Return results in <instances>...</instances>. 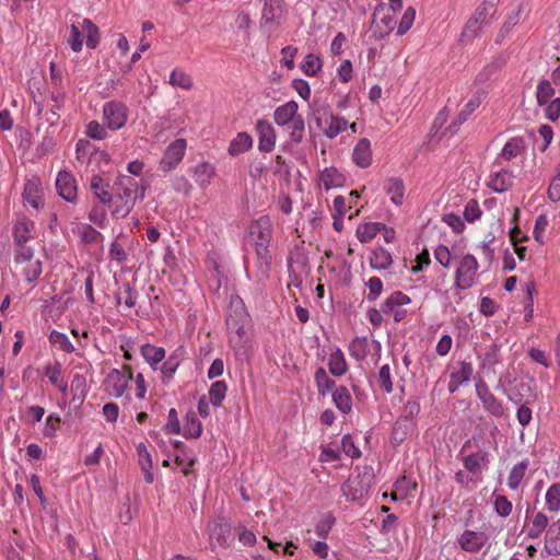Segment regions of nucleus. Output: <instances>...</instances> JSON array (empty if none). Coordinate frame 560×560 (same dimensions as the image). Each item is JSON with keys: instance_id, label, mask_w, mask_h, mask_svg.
Instances as JSON below:
<instances>
[{"instance_id": "obj_58", "label": "nucleus", "mask_w": 560, "mask_h": 560, "mask_svg": "<svg viewBox=\"0 0 560 560\" xmlns=\"http://www.w3.org/2000/svg\"><path fill=\"white\" fill-rule=\"evenodd\" d=\"M377 382L386 394H390L393 392L392 372L388 364H384L380 368Z\"/></svg>"}, {"instance_id": "obj_40", "label": "nucleus", "mask_w": 560, "mask_h": 560, "mask_svg": "<svg viewBox=\"0 0 560 560\" xmlns=\"http://www.w3.org/2000/svg\"><path fill=\"white\" fill-rule=\"evenodd\" d=\"M528 465V459H524L511 468L508 477V487L511 490H516L520 487L523 478L525 477Z\"/></svg>"}, {"instance_id": "obj_30", "label": "nucleus", "mask_w": 560, "mask_h": 560, "mask_svg": "<svg viewBox=\"0 0 560 560\" xmlns=\"http://www.w3.org/2000/svg\"><path fill=\"white\" fill-rule=\"evenodd\" d=\"M140 354L151 369L156 371L160 363L165 359V349L152 343H144L140 347Z\"/></svg>"}, {"instance_id": "obj_2", "label": "nucleus", "mask_w": 560, "mask_h": 560, "mask_svg": "<svg viewBox=\"0 0 560 560\" xmlns=\"http://www.w3.org/2000/svg\"><path fill=\"white\" fill-rule=\"evenodd\" d=\"M115 207L113 217H127L137 199L144 198L145 185L129 175H120L115 182Z\"/></svg>"}, {"instance_id": "obj_32", "label": "nucleus", "mask_w": 560, "mask_h": 560, "mask_svg": "<svg viewBox=\"0 0 560 560\" xmlns=\"http://www.w3.org/2000/svg\"><path fill=\"white\" fill-rule=\"evenodd\" d=\"M416 428V422H410V420L406 418L399 417L392 431V441L395 445L401 444L409 434L413 432Z\"/></svg>"}, {"instance_id": "obj_35", "label": "nucleus", "mask_w": 560, "mask_h": 560, "mask_svg": "<svg viewBox=\"0 0 560 560\" xmlns=\"http://www.w3.org/2000/svg\"><path fill=\"white\" fill-rule=\"evenodd\" d=\"M327 364L329 372L337 377H341L348 371V364L345 354L339 348H336L330 353Z\"/></svg>"}, {"instance_id": "obj_57", "label": "nucleus", "mask_w": 560, "mask_h": 560, "mask_svg": "<svg viewBox=\"0 0 560 560\" xmlns=\"http://www.w3.org/2000/svg\"><path fill=\"white\" fill-rule=\"evenodd\" d=\"M493 508L495 513L501 517H508L512 513L513 504L506 495H494Z\"/></svg>"}, {"instance_id": "obj_53", "label": "nucleus", "mask_w": 560, "mask_h": 560, "mask_svg": "<svg viewBox=\"0 0 560 560\" xmlns=\"http://www.w3.org/2000/svg\"><path fill=\"white\" fill-rule=\"evenodd\" d=\"M30 225H32V223L25 220L14 224L13 236L15 245H23L32 237Z\"/></svg>"}, {"instance_id": "obj_23", "label": "nucleus", "mask_w": 560, "mask_h": 560, "mask_svg": "<svg viewBox=\"0 0 560 560\" xmlns=\"http://www.w3.org/2000/svg\"><path fill=\"white\" fill-rule=\"evenodd\" d=\"M258 132V149L261 152H271L276 144V131L272 125L267 120H258L256 124Z\"/></svg>"}, {"instance_id": "obj_14", "label": "nucleus", "mask_w": 560, "mask_h": 560, "mask_svg": "<svg viewBox=\"0 0 560 560\" xmlns=\"http://www.w3.org/2000/svg\"><path fill=\"white\" fill-rule=\"evenodd\" d=\"M187 143L185 139H176L170 143L163 154L160 162V168L163 172H170L174 170L183 160Z\"/></svg>"}, {"instance_id": "obj_46", "label": "nucleus", "mask_w": 560, "mask_h": 560, "mask_svg": "<svg viewBox=\"0 0 560 560\" xmlns=\"http://www.w3.org/2000/svg\"><path fill=\"white\" fill-rule=\"evenodd\" d=\"M168 83L172 86L180 88L184 90H190L194 86L191 77L187 72L177 68L171 72Z\"/></svg>"}, {"instance_id": "obj_5", "label": "nucleus", "mask_w": 560, "mask_h": 560, "mask_svg": "<svg viewBox=\"0 0 560 560\" xmlns=\"http://www.w3.org/2000/svg\"><path fill=\"white\" fill-rule=\"evenodd\" d=\"M317 127L323 133L334 139L349 127L348 120L341 116L334 115L328 107L322 106L313 109Z\"/></svg>"}, {"instance_id": "obj_63", "label": "nucleus", "mask_w": 560, "mask_h": 560, "mask_svg": "<svg viewBox=\"0 0 560 560\" xmlns=\"http://www.w3.org/2000/svg\"><path fill=\"white\" fill-rule=\"evenodd\" d=\"M161 363L162 364L159 366L158 370H160L162 373V383L168 384L170 381L173 378L175 372L177 371L179 364L168 359L163 360Z\"/></svg>"}, {"instance_id": "obj_52", "label": "nucleus", "mask_w": 560, "mask_h": 560, "mask_svg": "<svg viewBox=\"0 0 560 560\" xmlns=\"http://www.w3.org/2000/svg\"><path fill=\"white\" fill-rule=\"evenodd\" d=\"M335 523L336 517L334 514L330 512L325 513L315 525L316 535L322 539H326Z\"/></svg>"}, {"instance_id": "obj_38", "label": "nucleus", "mask_w": 560, "mask_h": 560, "mask_svg": "<svg viewBox=\"0 0 560 560\" xmlns=\"http://www.w3.org/2000/svg\"><path fill=\"white\" fill-rule=\"evenodd\" d=\"M253 145V139L247 132H238L236 137L230 142L229 154L236 156L249 150Z\"/></svg>"}, {"instance_id": "obj_31", "label": "nucleus", "mask_w": 560, "mask_h": 560, "mask_svg": "<svg viewBox=\"0 0 560 560\" xmlns=\"http://www.w3.org/2000/svg\"><path fill=\"white\" fill-rule=\"evenodd\" d=\"M299 105L295 101H289L285 104L276 108L273 113V119L278 126H285L292 119H294L298 114Z\"/></svg>"}, {"instance_id": "obj_45", "label": "nucleus", "mask_w": 560, "mask_h": 560, "mask_svg": "<svg viewBox=\"0 0 560 560\" xmlns=\"http://www.w3.org/2000/svg\"><path fill=\"white\" fill-rule=\"evenodd\" d=\"M393 264L392 255L388 250L384 248H378L373 252L370 257V265L373 269L384 270L387 269Z\"/></svg>"}, {"instance_id": "obj_51", "label": "nucleus", "mask_w": 560, "mask_h": 560, "mask_svg": "<svg viewBox=\"0 0 560 560\" xmlns=\"http://www.w3.org/2000/svg\"><path fill=\"white\" fill-rule=\"evenodd\" d=\"M49 342L66 353H72L74 351L72 342L63 332L52 330L49 335Z\"/></svg>"}, {"instance_id": "obj_34", "label": "nucleus", "mask_w": 560, "mask_h": 560, "mask_svg": "<svg viewBox=\"0 0 560 560\" xmlns=\"http://www.w3.org/2000/svg\"><path fill=\"white\" fill-rule=\"evenodd\" d=\"M384 190L389 196L390 201L396 205L400 206L404 201V195H405V186L400 178L398 177H390L386 179L384 183Z\"/></svg>"}, {"instance_id": "obj_59", "label": "nucleus", "mask_w": 560, "mask_h": 560, "mask_svg": "<svg viewBox=\"0 0 560 560\" xmlns=\"http://www.w3.org/2000/svg\"><path fill=\"white\" fill-rule=\"evenodd\" d=\"M88 218L91 222H93L97 226L104 228L105 223L107 221V211H106L105 206H103L101 203L93 206L89 212Z\"/></svg>"}, {"instance_id": "obj_50", "label": "nucleus", "mask_w": 560, "mask_h": 560, "mask_svg": "<svg viewBox=\"0 0 560 560\" xmlns=\"http://www.w3.org/2000/svg\"><path fill=\"white\" fill-rule=\"evenodd\" d=\"M322 67H323L322 59L314 54L306 55L301 62L302 71L306 75H310V77H315L319 72Z\"/></svg>"}, {"instance_id": "obj_26", "label": "nucleus", "mask_w": 560, "mask_h": 560, "mask_svg": "<svg viewBox=\"0 0 560 560\" xmlns=\"http://www.w3.org/2000/svg\"><path fill=\"white\" fill-rule=\"evenodd\" d=\"M544 551L549 556H560V517L546 532Z\"/></svg>"}, {"instance_id": "obj_6", "label": "nucleus", "mask_w": 560, "mask_h": 560, "mask_svg": "<svg viewBox=\"0 0 560 560\" xmlns=\"http://www.w3.org/2000/svg\"><path fill=\"white\" fill-rule=\"evenodd\" d=\"M129 108L120 101L112 100L104 103L102 108V120L110 131L124 128L128 121Z\"/></svg>"}, {"instance_id": "obj_20", "label": "nucleus", "mask_w": 560, "mask_h": 560, "mask_svg": "<svg viewBox=\"0 0 560 560\" xmlns=\"http://www.w3.org/2000/svg\"><path fill=\"white\" fill-rule=\"evenodd\" d=\"M283 0H266L261 10L260 26H270L282 19L285 13Z\"/></svg>"}, {"instance_id": "obj_33", "label": "nucleus", "mask_w": 560, "mask_h": 560, "mask_svg": "<svg viewBox=\"0 0 560 560\" xmlns=\"http://www.w3.org/2000/svg\"><path fill=\"white\" fill-rule=\"evenodd\" d=\"M256 258H257V269L259 279H266L269 276L270 266H271V256L269 254V245H264V243H258V246L255 247Z\"/></svg>"}, {"instance_id": "obj_48", "label": "nucleus", "mask_w": 560, "mask_h": 560, "mask_svg": "<svg viewBox=\"0 0 560 560\" xmlns=\"http://www.w3.org/2000/svg\"><path fill=\"white\" fill-rule=\"evenodd\" d=\"M555 95V89L549 80H540L536 89V101L539 106L548 104L552 101Z\"/></svg>"}, {"instance_id": "obj_49", "label": "nucleus", "mask_w": 560, "mask_h": 560, "mask_svg": "<svg viewBox=\"0 0 560 560\" xmlns=\"http://www.w3.org/2000/svg\"><path fill=\"white\" fill-rule=\"evenodd\" d=\"M285 126L288 127L290 139L294 143L302 142L305 133L304 118L301 115H299L290 122H288Z\"/></svg>"}, {"instance_id": "obj_11", "label": "nucleus", "mask_w": 560, "mask_h": 560, "mask_svg": "<svg viewBox=\"0 0 560 560\" xmlns=\"http://www.w3.org/2000/svg\"><path fill=\"white\" fill-rule=\"evenodd\" d=\"M492 4L483 1L481 2L474 15L467 21L462 35L467 38H475L480 35L482 28L489 24L488 15Z\"/></svg>"}, {"instance_id": "obj_16", "label": "nucleus", "mask_w": 560, "mask_h": 560, "mask_svg": "<svg viewBox=\"0 0 560 560\" xmlns=\"http://www.w3.org/2000/svg\"><path fill=\"white\" fill-rule=\"evenodd\" d=\"M56 189L66 201L75 203L78 200V188L74 176L68 171H60L56 178Z\"/></svg>"}, {"instance_id": "obj_61", "label": "nucleus", "mask_w": 560, "mask_h": 560, "mask_svg": "<svg viewBox=\"0 0 560 560\" xmlns=\"http://www.w3.org/2000/svg\"><path fill=\"white\" fill-rule=\"evenodd\" d=\"M341 450L350 458H359L361 456L360 448L355 445L353 436L346 434L341 439Z\"/></svg>"}, {"instance_id": "obj_29", "label": "nucleus", "mask_w": 560, "mask_h": 560, "mask_svg": "<svg viewBox=\"0 0 560 560\" xmlns=\"http://www.w3.org/2000/svg\"><path fill=\"white\" fill-rule=\"evenodd\" d=\"M352 160L361 168L368 167L372 162L371 142L366 138L360 139L352 152Z\"/></svg>"}, {"instance_id": "obj_39", "label": "nucleus", "mask_w": 560, "mask_h": 560, "mask_svg": "<svg viewBox=\"0 0 560 560\" xmlns=\"http://www.w3.org/2000/svg\"><path fill=\"white\" fill-rule=\"evenodd\" d=\"M77 234L85 244H98L104 240L102 233L88 223L79 224L77 228Z\"/></svg>"}, {"instance_id": "obj_8", "label": "nucleus", "mask_w": 560, "mask_h": 560, "mask_svg": "<svg viewBox=\"0 0 560 560\" xmlns=\"http://www.w3.org/2000/svg\"><path fill=\"white\" fill-rule=\"evenodd\" d=\"M371 488V476L368 474L351 475L341 486L342 495L347 501L358 502L366 498Z\"/></svg>"}, {"instance_id": "obj_19", "label": "nucleus", "mask_w": 560, "mask_h": 560, "mask_svg": "<svg viewBox=\"0 0 560 560\" xmlns=\"http://www.w3.org/2000/svg\"><path fill=\"white\" fill-rule=\"evenodd\" d=\"M514 175L512 171L504 168L502 164L500 166L494 167V164L491 168V174L489 177V187L495 192H504L513 185Z\"/></svg>"}, {"instance_id": "obj_3", "label": "nucleus", "mask_w": 560, "mask_h": 560, "mask_svg": "<svg viewBox=\"0 0 560 560\" xmlns=\"http://www.w3.org/2000/svg\"><path fill=\"white\" fill-rule=\"evenodd\" d=\"M84 37L90 49L96 48L100 43V31L89 19H84L81 24H71L67 43L74 52H79L82 50Z\"/></svg>"}, {"instance_id": "obj_41", "label": "nucleus", "mask_w": 560, "mask_h": 560, "mask_svg": "<svg viewBox=\"0 0 560 560\" xmlns=\"http://www.w3.org/2000/svg\"><path fill=\"white\" fill-rule=\"evenodd\" d=\"M314 380L317 386L318 394L322 396H325L330 392L332 393V389L336 387L335 381L329 378L324 368H318L316 370Z\"/></svg>"}, {"instance_id": "obj_28", "label": "nucleus", "mask_w": 560, "mask_h": 560, "mask_svg": "<svg viewBox=\"0 0 560 560\" xmlns=\"http://www.w3.org/2000/svg\"><path fill=\"white\" fill-rule=\"evenodd\" d=\"M249 236L254 242V246H258V243L269 245L271 238V230L267 219H259L254 222L249 228Z\"/></svg>"}, {"instance_id": "obj_7", "label": "nucleus", "mask_w": 560, "mask_h": 560, "mask_svg": "<svg viewBox=\"0 0 560 560\" xmlns=\"http://www.w3.org/2000/svg\"><path fill=\"white\" fill-rule=\"evenodd\" d=\"M475 388L476 395L487 413L498 419L506 415V406L490 390L488 384L482 378L477 380Z\"/></svg>"}, {"instance_id": "obj_10", "label": "nucleus", "mask_w": 560, "mask_h": 560, "mask_svg": "<svg viewBox=\"0 0 560 560\" xmlns=\"http://www.w3.org/2000/svg\"><path fill=\"white\" fill-rule=\"evenodd\" d=\"M490 535L486 530L465 529L456 538V544L467 553H479L489 542Z\"/></svg>"}, {"instance_id": "obj_1", "label": "nucleus", "mask_w": 560, "mask_h": 560, "mask_svg": "<svg viewBox=\"0 0 560 560\" xmlns=\"http://www.w3.org/2000/svg\"><path fill=\"white\" fill-rule=\"evenodd\" d=\"M225 323L230 346L233 349L244 348L247 342V330L250 327V316L238 295L230 298Z\"/></svg>"}, {"instance_id": "obj_60", "label": "nucleus", "mask_w": 560, "mask_h": 560, "mask_svg": "<svg viewBox=\"0 0 560 560\" xmlns=\"http://www.w3.org/2000/svg\"><path fill=\"white\" fill-rule=\"evenodd\" d=\"M420 409L419 399L416 397L410 398L404 405L402 415L400 417L410 420V422H416V419L420 413Z\"/></svg>"}, {"instance_id": "obj_64", "label": "nucleus", "mask_w": 560, "mask_h": 560, "mask_svg": "<svg viewBox=\"0 0 560 560\" xmlns=\"http://www.w3.org/2000/svg\"><path fill=\"white\" fill-rule=\"evenodd\" d=\"M42 272H43V265L39 259H37L35 261H31V264L27 267H25V269L23 271L25 280L30 283L35 282L39 278Z\"/></svg>"}, {"instance_id": "obj_9", "label": "nucleus", "mask_w": 560, "mask_h": 560, "mask_svg": "<svg viewBox=\"0 0 560 560\" xmlns=\"http://www.w3.org/2000/svg\"><path fill=\"white\" fill-rule=\"evenodd\" d=\"M479 264L476 257L471 254L465 255L456 269L455 272V285L460 290H467L471 288L478 277Z\"/></svg>"}, {"instance_id": "obj_18", "label": "nucleus", "mask_w": 560, "mask_h": 560, "mask_svg": "<svg viewBox=\"0 0 560 560\" xmlns=\"http://www.w3.org/2000/svg\"><path fill=\"white\" fill-rule=\"evenodd\" d=\"M23 199L25 203L30 205L36 210L44 207L43 187L38 176L33 175L25 180Z\"/></svg>"}, {"instance_id": "obj_12", "label": "nucleus", "mask_w": 560, "mask_h": 560, "mask_svg": "<svg viewBox=\"0 0 560 560\" xmlns=\"http://www.w3.org/2000/svg\"><path fill=\"white\" fill-rule=\"evenodd\" d=\"M474 374V366L467 361H457L450 365V382L447 389L450 394L458 390L459 386L467 384Z\"/></svg>"}, {"instance_id": "obj_43", "label": "nucleus", "mask_w": 560, "mask_h": 560, "mask_svg": "<svg viewBox=\"0 0 560 560\" xmlns=\"http://www.w3.org/2000/svg\"><path fill=\"white\" fill-rule=\"evenodd\" d=\"M202 433V424L200 420L197 418L195 412H188L186 415L185 424H184V436L186 439H197Z\"/></svg>"}, {"instance_id": "obj_22", "label": "nucleus", "mask_w": 560, "mask_h": 560, "mask_svg": "<svg viewBox=\"0 0 560 560\" xmlns=\"http://www.w3.org/2000/svg\"><path fill=\"white\" fill-rule=\"evenodd\" d=\"M490 453L486 451H478L463 457V465L467 472L472 476H481L482 469L488 468L490 463Z\"/></svg>"}, {"instance_id": "obj_42", "label": "nucleus", "mask_w": 560, "mask_h": 560, "mask_svg": "<svg viewBox=\"0 0 560 560\" xmlns=\"http://www.w3.org/2000/svg\"><path fill=\"white\" fill-rule=\"evenodd\" d=\"M369 346L366 337H355L349 345V353L357 361H362L369 353Z\"/></svg>"}, {"instance_id": "obj_44", "label": "nucleus", "mask_w": 560, "mask_h": 560, "mask_svg": "<svg viewBox=\"0 0 560 560\" xmlns=\"http://www.w3.org/2000/svg\"><path fill=\"white\" fill-rule=\"evenodd\" d=\"M138 293L136 289L129 283H122L120 291L116 294V299L118 303H124V305L128 308H132L137 304Z\"/></svg>"}, {"instance_id": "obj_27", "label": "nucleus", "mask_w": 560, "mask_h": 560, "mask_svg": "<svg viewBox=\"0 0 560 560\" xmlns=\"http://www.w3.org/2000/svg\"><path fill=\"white\" fill-rule=\"evenodd\" d=\"M525 149L524 139L521 137H514L510 139L503 147L501 153L494 161V167L502 164V160L511 161L521 154Z\"/></svg>"}, {"instance_id": "obj_56", "label": "nucleus", "mask_w": 560, "mask_h": 560, "mask_svg": "<svg viewBox=\"0 0 560 560\" xmlns=\"http://www.w3.org/2000/svg\"><path fill=\"white\" fill-rule=\"evenodd\" d=\"M378 231L380 228L377 223H364L358 226L357 237L361 243H368L377 235Z\"/></svg>"}, {"instance_id": "obj_55", "label": "nucleus", "mask_w": 560, "mask_h": 560, "mask_svg": "<svg viewBox=\"0 0 560 560\" xmlns=\"http://www.w3.org/2000/svg\"><path fill=\"white\" fill-rule=\"evenodd\" d=\"M228 386L224 381L214 382L209 389V398L213 406L219 407L225 398Z\"/></svg>"}, {"instance_id": "obj_21", "label": "nucleus", "mask_w": 560, "mask_h": 560, "mask_svg": "<svg viewBox=\"0 0 560 560\" xmlns=\"http://www.w3.org/2000/svg\"><path fill=\"white\" fill-rule=\"evenodd\" d=\"M478 360L480 374L494 375L495 366L501 362L500 347L497 343L490 345L485 353L478 355Z\"/></svg>"}, {"instance_id": "obj_13", "label": "nucleus", "mask_w": 560, "mask_h": 560, "mask_svg": "<svg viewBox=\"0 0 560 560\" xmlns=\"http://www.w3.org/2000/svg\"><path fill=\"white\" fill-rule=\"evenodd\" d=\"M129 374L124 373L122 371L118 369H112L104 382L105 389L107 393L115 397L119 398L121 397L129 384V381L132 378V372L131 369L128 368Z\"/></svg>"}, {"instance_id": "obj_15", "label": "nucleus", "mask_w": 560, "mask_h": 560, "mask_svg": "<svg viewBox=\"0 0 560 560\" xmlns=\"http://www.w3.org/2000/svg\"><path fill=\"white\" fill-rule=\"evenodd\" d=\"M410 298L401 291L393 292L383 303L384 314L393 315L395 322H401L407 312L401 307L410 303Z\"/></svg>"}, {"instance_id": "obj_17", "label": "nucleus", "mask_w": 560, "mask_h": 560, "mask_svg": "<svg viewBox=\"0 0 560 560\" xmlns=\"http://www.w3.org/2000/svg\"><path fill=\"white\" fill-rule=\"evenodd\" d=\"M90 189L95 199L103 206H115V195L110 191L109 180L94 174L90 178Z\"/></svg>"}, {"instance_id": "obj_25", "label": "nucleus", "mask_w": 560, "mask_h": 560, "mask_svg": "<svg viewBox=\"0 0 560 560\" xmlns=\"http://www.w3.org/2000/svg\"><path fill=\"white\" fill-rule=\"evenodd\" d=\"M215 175V167L209 162L198 163L191 168V176L196 184L201 188L208 187Z\"/></svg>"}, {"instance_id": "obj_4", "label": "nucleus", "mask_w": 560, "mask_h": 560, "mask_svg": "<svg viewBox=\"0 0 560 560\" xmlns=\"http://www.w3.org/2000/svg\"><path fill=\"white\" fill-rule=\"evenodd\" d=\"M494 389L502 393L510 402L514 405L534 404L536 394L534 393L533 382L521 381L511 386V382H505L504 376H500Z\"/></svg>"}, {"instance_id": "obj_24", "label": "nucleus", "mask_w": 560, "mask_h": 560, "mask_svg": "<svg viewBox=\"0 0 560 560\" xmlns=\"http://www.w3.org/2000/svg\"><path fill=\"white\" fill-rule=\"evenodd\" d=\"M528 513L529 511L527 510L526 520H528V523L525 525V533L527 538L537 539L545 530L547 532L549 520L544 512H537L532 517H529Z\"/></svg>"}, {"instance_id": "obj_36", "label": "nucleus", "mask_w": 560, "mask_h": 560, "mask_svg": "<svg viewBox=\"0 0 560 560\" xmlns=\"http://www.w3.org/2000/svg\"><path fill=\"white\" fill-rule=\"evenodd\" d=\"M332 401L342 413L347 415L352 410V397L346 386H338L334 389Z\"/></svg>"}, {"instance_id": "obj_37", "label": "nucleus", "mask_w": 560, "mask_h": 560, "mask_svg": "<svg viewBox=\"0 0 560 560\" xmlns=\"http://www.w3.org/2000/svg\"><path fill=\"white\" fill-rule=\"evenodd\" d=\"M319 180L326 190L331 188L341 187L345 183L343 175L335 167H327L322 171Z\"/></svg>"}, {"instance_id": "obj_62", "label": "nucleus", "mask_w": 560, "mask_h": 560, "mask_svg": "<svg viewBox=\"0 0 560 560\" xmlns=\"http://www.w3.org/2000/svg\"><path fill=\"white\" fill-rule=\"evenodd\" d=\"M416 19V10L412 7H408L399 22L398 28H397V35H404L406 34L410 27L413 24V21Z\"/></svg>"}, {"instance_id": "obj_47", "label": "nucleus", "mask_w": 560, "mask_h": 560, "mask_svg": "<svg viewBox=\"0 0 560 560\" xmlns=\"http://www.w3.org/2000/svg\"><path fill=\"white\" fill-rule=\"evenodd\" d=\"M545 501L549 512L560 511V482H555L547 489Z\"/></svg>"}, {"instance_id": "obj_54", "label": "nucleus", "mask_w": 560, "mask_h": 560, "mask_svg": "<svg viewBox=\"0 0 560 560\" xmlns=\"http://www.w3.org/2000/svg\"><path fill=\"white\" fill-rule=\"evenodd\" d=\"M85 133L89 138L101 141L108 137V128L104 122L101 124L97 120H91L86 125Z\"/></svg>"}]
</instances>
